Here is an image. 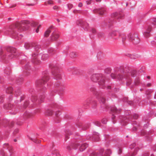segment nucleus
Wrapping results in <instances>:
<instances>
[{
	"label": "nucleus",
	"mask_w": 156,
	"mask_h": 156,
	"mask_svg": "<svg viewBox=\"0 0 156 156\" xmlns=\"http://www.w3.org/2000/svg\"><path fill=\"white\" fill-rule=\"evenodd\" d=\"M16 6V5H12V6H11L10 7V8H13L14 7H15Z\"/></svg>",
	"instance_id": "obj_56"
},
{
	"label": "nucleus",
	"mask_w": 156,
	"mask_h": 156,
	"mask_svg": "<svg viewBox=\"0 0 156 156\" xmlns=\"http://www.w3.org/2000/svg\"><path fill=\"white\" fill-rule=\"evenodd\" d=\"M136 75V71L133 70L130 72H125L121 74H115L112 73L111 74V77L113 79H117L119 80H122L125 78L127 80L126 85L129 86L132 83V80L131 79V77H134Z\"/></svg>",
	"instance_id": "obj_1"
},
{
	"label": "nucleus",
	"mask_w": 156,
	"mask_h": 156,
	"mask_svg": "<svg viewBox=\"0 0 156 156\" xmlns=\"http://www.w3.org/2000/svg\"><path fill=\"white\" fill-rule=\"evenodd\" d=\"M41 58L42 60H45L48 58V54H44L42 55Z\"/></svg>",
	"instance_id": "obj_19"
},
{
	"label": "nucleus",
	"mask_w": 156,
	"mask_h": 156,
	"mask_svg": "<svg viewBox=\"0 0 156 156\" xmlns=\"http://www.w3.org/2000/svg\"><path fill=\"white\" fill-rule=\"evenodd\" d=\"M135 146L136 144L135 143H133L130 145V148L131 149H133Z\"/></svg>",
	"instance_id": "obj_33"
},
{
	"label": "nucleus",
	"mask_w": 156,
	"mask_h": 156,
	"mask_svg": "<svg viewBox=\"0 0 156 156\" xmlns=\"http://www.w3.org/2000/svg\"><path fill=\"white\" fill-rule=\"evenodd\" d=\"M83 6V4L82 3L80 2L79 3L78 6L79 7H81Z\"/></svg>",
	"instance_id": "obj_49"
},
{
	"label": "nucleus",
	"mask_w": 156,
	"mask_h": 156,
	"mask_svg": "<svg viewBox=\"0 0 156 156\" xmlns=\"http://www.w3.org/2000/svg\"><path fill=\"white\" fill-rule=\"evenodd\" d=\"M92 2V0H90L89 1H87L86 2V4L87 5H90Z\"/></svg>",
	"instance_id": "obj_36"
},
{
	"label": "nucleus",
	"mask_w": 156,
	"mask_h": 156,
	"mask_svg": "<svg viewBox=\"0 0 156 156\" xmlns=\"http://www.w3.org/2000/svg\"><path fill=\"white\" fill-rule=\"evenodd\" d=\"M52 73L54 76L55 78L56 79L58 80L61 78V76L58 71H53Z\"/></svg>",
	"instance_id": "obj_14"
},
{
	"label": "nucleus",
	"mask_w": 156,
	"mask_h": 156,
	"mask_svg": "<svg viewBox=\"0 0 156 156\" xmlns=\"http://www.w3.org/2000/svg\"><path fill=\"white\" fill-rule=\"evenodd\" d=\"M34 142L37 143H39L41 142V141L40 140L37 139H34L33 140L31 139Z\"/></svg>",
	"instance_id": "obj_32"
},
{
	"label": "nucleus",
	"mask_w": 156,
	"mask_h": 156,
	"mask_svg": "<svg viewBox=\"0 0 156 156\" xmlns=\"http://www.w3.org/2000/svg\"><path fill=\"white\" fill-rule=\"evenodd\" d=\"M93 140L95 141H98L99 140V137L98 135L97 134L96 135H94L93 137Z\"/></svg>",
	"instance_id": "obj_21"
},
{
	"label": "nucleus",
	"mask_w": 156,
	"mask_h": 156,
	"mask_svg": "<svg viewBox=\"0 0 156 156\" xmlns=\"http://www.w3.org/2000/svg\"><path fill=\"white\" fill-rule=\"evenodd\" d=\"M112 17H116L117 19H118L119 16L118 13L117 12H114L112 14Z\"/></svg>",
	"instance_id": "obj_26"
},
{
	"label": "nucleus",
	"mask_w": 156,
	"mask_h": 156,
	"mask_svg": "<svg viewBox=\"0 0 156 156\" xmlns=\"http://www.w3.org/2000/svg\"><path fill=\"white\" fill-rule=\"evenodd\" d=\"M51 37V40L56 41L59 37V34L57 31L55 30L53 32Z\"/></svg>",
	"instance_id": "obj_8"
},
{
	"label": "nucleus",
	"mask_w": 156,
	"mask_h": 156,
	"mask_svg": "<svg viewBox=\"0 0 156 156\" xmlns=\"http://www.w3.org/2000/svg\"><path fill=\"white\" fill-rule=\"evenodd\" d=\"M49 79L48 75L47 74L44 75L41 80H38L36 83L39 86L42 85L43 83L44 84Z\"/></svg>",
	"instance_id": "obj_6"
},
{
	"label": "nucleus",
	"mask_w": 156,
	"mask_h": 156,
	"mask_svg": "<svg viewBox=\"0 0 156 156\" xmlns=\"http://www.w3.org/2000/svg\"><path fill=\"white\" fill-rule=\"evenodd\" d=\"M15 26L17 28H19L21 27H23V26L22 25H21L20 23H18L16 24Z\"/></svg>",
	"instance_id": "obj_28"
},
{
	"label": "nucleus",
	"mask_w": 156,
	"mask_h": 156,
	"mask_svg": "<svg viewBox=\"0 0 156 156\" xmlns=\"http://www.w3.org/2000/svg\"><path fill=\"white\" fill-rule=\"evenodd\" d=\"M133 118L134 119H136L138 118V115L136 114H134L133 115Z\"/></svg>",
	"instance_id": "obj_46"
},
{
	"label": "nucleus",
	"mask_w": 156,
	"mask_h": 156,
	"mask_svg": "<svg viewBox=\"0 0 156 156\" xmlns=\"http://www.w3.org/2000/svg\"><path fill=\"white\" fill-rule=\"evenodd\" d=\"M136 128L135 127H134L133 129V130H136Z\"/></svg>",
	"instance_id": "obj_60"
},
{
	"label": "nucleus",
	"mask_w": 156,
	"mask_h": 156,
	"mask_svg": "<svg viewBox=\"0 0 156 156\" xmlns=\"http://www.w3.org/2000/svg\"><path fill=\"white\" fill-rule=\"evenodd\" d=\"M111 110L112 111L115 112L117 111L116 108L115 107H113V108H112L111 109Z\"/></svg>",
	"instance_id": "obj_42"
},
{
	"label": "nucleus",
	"mask_w": 156,
	"mask_h": 156,
	"mask_svg": "<svg viewBox=\"0 0 156 156\" xmlns=\"http://www.w3.org/2000/svg\"><path fill=\"white\" fill-rule=\"evenodd\" d=\"M151 26H148L146 30L144 33V36L146 37H148L150 35V32L151 30Z\"/></svg>",
	"instance_id": "obj_13"
},
{
	"label": "nucleus",
	"mask_w": 156,
	"mask_h": 156,
	"mask_svg": "<svg viewBox=\"0 0 156 156\" xmlns=\"http://www.w3.org/2000/svg\"><path fill=\"white\" fill-rule=\"evenodd\" d=\"M53 114V112L52 110H47L46 112V115H48L50 116L52 115Z\"/></svg>",
	"instance_id": "obj_23"
},
{
	"label": "nucleus",
	"mask_w": 156,
	"mask_h": 156,
	"mask_svg": "<svg viewBox=\"0 0 156 156\" xmlns=\"http://www.w3.org/2000/svg\"><path fill=\"white\" fill-rule=\"evenodd\" d=\"M38 24V23L36 22H33L32 23V25L34 27H36Z\"/></svg>",
	"instance_id": "obj_41"
},
{
	"label": "nucleus",
	"mask_w": 156,
	"mask_h": 156,
	"mask_svg": "<svg viewBox=\"0 0 156 156\" xmlns=\"http://www.w3.org/2000/svg\"><path fill=\"white\" fill-rule=\"evenodd\" d=\"M139 149L138 147H136L135 149V151L132 154V156H133L136 155L137 151Z\"/></svg>",
	"instance_id": "obj_29"
},
{
	"label": "nucleus",
	"mask_w": 156,
	"mask_h": 156,
	"mask_svg": "<svg viewBox=\"0 0 156 156\" xmlns=\"http://www.w3.org/2000/svg\"><path fill=\"white\" fill-rule=\"evenodd\" d=\"M77 23L78 25L81 26L85 30L87 31L89 29V24L85 22H83L81 20H79L77 21Z\"/></svg>",
	"instance_id": "obj_5"
},
{
	"label": "nucleus",
	"mask_w": 156,
	"mask_h": 156,
	"mask_svg": "<svg viewBox=\"0 0 156 156\" xmlns=\"http://www.w3.org/2000/svg\"><path fill=\"white\" fill-rule=\"evenodd\" d=\"M108 36L109 38L115 41L118 40L121 38L123 42L124 41L126 38V36L124 34L116 31L110 32Z\"/></svg>",
	"instance_id": "obj_2"
},
{
	"label": "nucleus",
	"mask_w": 156,
	"mask_h": 156,
	"mask_svg": "<svg viewBox=\"0 0 156 156\" xmlns=\"http://www.w3.org/2000/svg\"><path fill=\"white\" fill-rule=\"evenodd\" d=\"M70 56L72 58H74L76 57V55L75 53L73 52H72L70 53Z\"/></svg>",
	"instance_id": "obj_34"
},
{
	"label": "nucleus",
	"mask_w": 156,
	"mask_h": 156,
	"mask_svg": "<svg viewBox=\"0 0 156 156\" xmlns=\"http://www.w3.org/2000/svg\"><path fill=\"white\" fill-rule=\"evenodd\" d=\"M140 83V81L138 78H136L134 80V84L135 86L138 85Z\"/></svg>",
	"instance_id": "obj_22"
},
{
	"label": "nucleus",
	"mask_w": 156,
	"mask_h": 156,
	"mask_svg": "<svg viewBox=\"0 0 156 156\" xmlns=\"http://www.w3.org/2000/svg\"><path fill=\"white\" fill-rule=\"evenodd\" d=\"M35 44L34 43H27L25 44L24 46L26 49H27L30 48L31 47L35 46Z\"/></svg>",
	"instance_id": "obj_16"
},
{
	"label": "nucleus",
	"mask_w": 156,
	"mask_h": 156,
	"mask_svg": "<svg viewBox=\"0 0 156 156\" xmlns=\"http://www.w3.org/2000/svg\"><path fill=\"white\" fill-rule=\"evenodd\" d=\"M12 92V88L11 87H9L7 88L6 92L8 93H11Z\"/></svg>",
	"instance_id": "obj_25"
},
{
	"label": "nucleus",
	"mask_w": 156,
	"mask_h": 156,
	"mask_svg": "<svg viewBox=\"0 0 156 156\" xmlns=\"http://www.w3.org/2000/svg\"><path fill=\"white\" fill-rule=\"evenodd\" d=\"M41 27V25H39L37 27H39V28Z\"/></svg>",
	"instance_id": "obj_63"
},
{
	"label": "nucleus",
	"mask_w": 156,
	"mask_h": 156,
	"mask_svg": "<svg viewBox=\"0 0 156 156\" xmlns=\"http://www.w3.org/2000/svg\"><path fill=\"white\" fill-rule=\"evenodd\" d=\"M97 123L98 126H100V123L99 122H97Z\"/></svg>",
	"instance_id": "obj_58"
},
{
	"label": "nucleus",
	"mask_w": 156,
	"mask_h": 156,
	"mask_svg": "<svg viewBox=\"0 0 156 156\" xmlns=\"http://www.w3.org/2000/svg\"><path fill=\"white\" fill-rule=\"evenodd\" d=\"M112 151L110 149H108L106 150L104 153L103 154V155L104 156H109L111 155Z\"/></svg>",
	"instance_id": "obj_18"
},
{
	"label": "nucleus",
	"mask_w": 156,
	"mask_h": 156,
	"mask_svg": "<svg viewBox=\"0 0 156 156\" xmlns=\"http://www.w3.org/2000/svg\"><path fill=\"white\" fill-rule=\"evenodd\" d=\"M52 154V155L56 156L60 155L59 152L57 150H55L53 151Z\"/></svg>",
	"instance_id": "obj_20"
},
{
	"label": "nucleus",
	"mask_w": 156,
	"mask_h": 156,
	"mask_svg": "<svg viewBox=\"0 0 156 156\" xmlns=\"http://www.w3.org/2000/svg\"><path fill=\"white\" fill-rule=\"evenodd\" d=\"M106 11V10L103 8L95 9L93 10L94 13H98L101 15H104Z\"/></svg>",
	"instance_id": "obj_9"
},
{
	"label": "nucleus",
	"mask_w": 156,
	"mask_h": 156,
	"mask_svg": "<svg viewBox=\"0 0 156 156\" xmlns=\"http://www.w3.org/2000/svg\"><path fill=\"white\" fill-rule=\"evenodd\" d=\"M4 51L2 50H1L0 51V55H3V56H4Z\"/></svg>",
	"instance_id": "obj_44"
},
{
	"label": "nucleus",
	"mask_w": 156,
	"mask_h": 156,
	"mask_svg": "<svg viewBox=\"0 0 156 156\" xmlns=\"http://www.w3.org/2000/svg\"><path fill=\"white\" fill-rule=\"evenodd\" d=\"M39 31V27H38L36 29V32L37 33Z\"/></svg>",
	"instance_id": "obj_54"
},
{
	"label": "nucleus",
	"mask_w": 156,
	"mask_h": 156,
	"mask_svg": "<svg viewBox=\"0 0 156 156\" xmlns=\"http://www.w3.org/2000/svg\"><path fill=\"white\" fill-rule=\"evenodd\" d=\"M5 155V153L3 150H1L0 151V155L4 156Z\"/></svg>",
	"instance_id": "obj_31"
},
{
	"label": "nucleus",
	"mask_w": 156,
	"mask_h": 156,
	"mask_svg": "<svg viewBox=\"0 0 156 156\" xmlns=\"http://www.w3.org/2000/svg\"><path fill=\"white\" fill-rule=\"evenodd\" d=\"M103 150L101 149L100 151L97 152L94 151L91 154V156H97L103 155Z\"/></svg>",
	"instance_id": "obj_12"
},
{
	"label": "nucleus",
	"mask_w": 156,
	"mask_h": 156,
	"mask_svg": "<svg viewBox=\"0 0 156 156\" xmlns=\"http://www.w3.org/2000/svg\"><path fill=\"white\" fill-rule=\"evenodd\" d=\"M101 101L103 103H104L105 101V98L103 97H102L101 98Z\"/></svg>",
	"instance_id": "obj_39"
},
{
	"label": "nucleus",
	"mask_w": 156,
	"mask_h": 156,
	"mask_svg": "<svg viewBox=\"0 0 156 156\" xmlns=\"http://www.w3.org/2000/svg\"><path fill=\"white\" fill-rule=\"evenodd\" d=\"M96 1L97 2H100L101 0H96Z\"/></svg>",
	"instance_id": "obj_59"
},
{
	"label": "nucleus",
	"mask_w": 156,
	"mask_h": 156,
	"mask_svg": "<svg viewBox=\"0 0 156 156\" xmlns=\"http://www.w3.org/2000/svg\"><path fill=\"white\" fill-rule=\"evenodd\" d=\"M150 85H151V84L150 83H148V84H147V86H150Z\"/></svg>",
	"instance_id": "obj_62"
},
{
	"label": "nucleus",
	"mask_w": 156,
	"mask_h": 156,
	"mask_svg": "<svg viewBox=\"0 0 156 156\" xmlns=\"http://www.w3.org/2000/svg\"><path fill=\"white\" fill-rule=\"evenodd\" d=\"M78 11L77 10H73V12L74 13H76L77 12H78Z\"/></svg>",
	"instance_id": "obj_53"
},
{
	"label": "nucleus",
	"mask_w": 156,
	"mask_h": 156,
	"mask_svg": "<svg viewBox=\"0 0 156 156\" xmlns=\"http://www.w3.org/2000/svg\"><path fill=\"white\" fill-rule=\"evenodd\" d=\"M7 32H8L7 31H6L5 32V34H7Z\"/></svg>",
	"instance_id": "obj_64"
},
{
	"label": "nucleus",
	"mask_w": 156,
	"mask_h": 156,
	"mask_svg": "<svg viewBox=\"0 0 156 156\" xmlns=\"http://www.w3.org/2000/svg\"><path fill=\"white\" fill-rule=\"evenodd\" d=\"M35 0L36 1V3H32V4H28L27 5H28V6H30V5H31V6H34L35 5L37 4V2L38 0Z\"/></svg>",
	"instance_id": "obj_37"
},
{
	"label": "nucleus",
	"mask_w": 156,
	"mask_h": 156,
	"mask_svg": "<svg viewBox=\"0 0 156 156\" xmlns=\"http://www.w3.org/2000/svg\"><path fill=\"white\" fill-rule=\"evenodd\" d=\"M151 22L152 23L155 25H156V19L154 18L153 19L152 21Z\"/></svg>",
	"instance_id": "obj_35"
},
{
	"label": "nucleus",
	"mask_w": 156,
	"mask_h": 156,
	"mask_svg": "<svg viewBox=\"0 0 156 156\" xmlns=\"http://www.w3.org/2000/svg\"><path fill=\"white\" fill-rule=\"evenodd\" d=\"M107 120L106 119H103L102 120V122L104 124H105L107 122Z\"/></svg>",
	"instance_id": "obj_40"
},
{
	"label": "nucleus",
	"mask_w": 156,
	"mask_h": 156,
	"mask_svg": "<svg viewBox=\"0 0 156 156\" xmlns=\"http://www.w3.org/2000/svg\"><path fill=\"white\" fill-rule=\"evenodd\" d=\"M45 5H47L48 4L53 5L54 4L53 2L51 0H49L47 2H45L44 3Z\"/></svg>",
	"instance_id": "obj_24"
},
{
	"label": "nucleus",
	"mask_w": 156,
	"mask_h": 156,
	"mask_svg": "<svg viewBox=\"0 0 156 156\" xmlns=\"http://www.w3.org/2000/svg\"><path fill=\"white\" fill-rule=\"evenodd\" d=\"M98 35L99 37L101 36L102 35L101 33H98Z\"/></svg>",
	"instance_id": "obj_51"
},
{
	"label": "nucleus",
	"mask_w": 156,
	"mask_h": 156,
	"mask_svg": "<svg viewBox=\"0 0 156 156\" xmlns=\"http://www.w3.org/2000/svg\"><path fill=\"white\" fill-rule=\"evenodd\" d=\"M22 37V36L21 35H19L18 37V39H19V38H20V39H21V37Z\"/></svg>",
	"instance_id": "obj_52"
},
{
	"label": "nucleus",
	"mask_w": 156,
	"mask_h": 156,
	"mask_svg": "<svg viewBox=\"0 0 156 156\" xmlns=\"http://www.w3.org/2000/svg\"><path fill=\"white\" fill-rule=\"evenodd\" d=\"M108 89H110L111 88V87L110 86H108Z\"/></svg>",
	"instance_id": "obj_61"
},
{
	"label": "nucleus",
	"mask_w": 156,
	"mask_h": 156,
	"mask_svg": "<svg viewBox=\"0 0 156 156\" xmlns=\"http://www.w3.org/2000/svg\"><path fill=\"white\" fill-rule=\"evenodd\" d=\"M18 131H19V130H18V129H16L14 130V133H13L14 134H16L17 133H18Z\"/></svg>",
	"instance_id": "obj_48"
},
{
	"label": "nucleus",
	"mask_w": 156,
	"mask_h": 156,
	"mask_svg": "<svg viewBox=\"0 0 156 156\" xmlns=\"http://www.w3.org/2000/svg\"><path fill=\"white\" fill-rule=\"evenodd\" d=\"M60 113V112H59V111H57V112H56V113H55V115L57 116V117H58L59 114V113Z\"/></svg>",
	"instance_id": "obj_47"
},
{
	"label": "nucleus",
	"mask_w": 156,
	"mask_h": 156,
	"mask_svg": "<svg viewBox=\"0 0 156 156\" xmlns=\"http://www.w3.org/2000/svg\"><path fill=\"white\" fill-rule=\"evenodd\" d=\"M115 116L114 115H112V119H113L115 118Z\"/></svg>",
	"instance_id": "obj_57"
},
{
	"label": "nucleus",
	"mask_w": 156,
	"mask_h": 156,
	"mask_svg": "<svg viewBox=\"0 0 156 156\" xmlns=\"http://www.w3.org/2000/svg\"><path fill=\"white\" fill-rule=\"evenodd\" d=\"M32 62L35 64H40L41 61L38 60L37 58V54L34 53L32 55Z\"/></svg>",
	"instance_id": "obj_10"
},
{
	"label": "nucleus",
	"mask_w": 156,
	"mask_h": 156,
	"mask_svg": "<svg viewBox=\"0 0 156 156\" xmlns=\"http://www.w3.org/2000/svg\"><path fill=\"white\" fill-rule=\"evenodd\" d=\"M88 147V145L86 143L82 144L80 146V151H83Z\"/></svg>",
	"instance_id": "obj_17"
},
{
	"label": "nucleus",
	"mask_w": 156,
	"mask_h": 156,
	"mask_svg": "<svg viewBox=\"0 0 156 156\" xmlns=\"http://www.w3.org/2000/svg\"><path fill=\"white\" fill-rule=\"evenodd\" d=\"M128 37L129 41L134 44H138L140 42V39L135 33H129L128 35Z\"/></svg>",
	"instance_id": "obj_4"
},
{
	"label": "nucleus",
	"mask_w": 156,
	"mask_h": 156,
	"mask_svg": "<svg viewBox=\"0 0 156 156\" xmlns=\"http://www.w3.org/2000/svg\"><path fill=\"white\" fill-rule=\"evenodd\" d=\"M52 30V27H49L44 32V36L45 37H48L49 36Z\"/></svg>",
	"instance_id": "obj_15"
},
{
	"label": "nucleus",
	"mask_w": 156,
	"mask_h": 156,
	"mask_svg": "<svg viewBox=\"0 0 156 156\" xmlns=\"http://www.w3.org/2000/svg\"><path fill=\"white\" fill-rule=\"evenodd\" d=\"M7 51L9 52L8 55V57L9 58H12L15 57V55L13 54L16 51V49L15 48L12 47H9L7 48Z\"/></svg>",
	"instance_id": "obj_7"
},
{
	"label": "nucleus",
	"mask_w": 156,
	"mask_h": 156,
	"mask_svg": "<svg viewBox=\"0 0 156 156\" xmlns=\"http://www.w3.org/2000/svg\"><path fill=\"white\" fill-rule=\"evenodd\" d=\"M60 7L57 5H55L53 7V9L55 10H58L60 9Z\"/></svg>",
	"instance_id": "obj_30"
},
{
	"label": "nucleus",
	"mask_w": 156,
	"mask_h": 156,
	"mask_svg": "<svg viewBox=\"0 0 156 156\" xmlns=\"http://www.w3.org/2000/svg\"><path fill=\"white\" fill-rule=\"evenodd\" d=\"M55 86L60 91H63L65 90V87L64 85L59 82L56 83L55 84Z\"/></svg>",
	"instance_id": "obj_11"
},
{
	"label": "nucleus",
	"mask_w": 156,
	"mask_h": 156,
	"mask_svg": "<svg viewBox=\"0 0 156 156\" xmlns=\"http://www.w3.org/2000/svg\"><path fill=\"white\" fill-rule=\"evenodd\" d=\"M128 56L129 57L132 59H135L136 58V56L133 54H128Z\"/></svg>",
	"instance_id": "obj_27"
},
{
	"label": "nucleus",
	"mask_w": 156,
	"mask_h": 156,
	"mask_svg": "<svg viewBox=\"0 0 156 156\" xmlns=\"http://www.w3.org/2000/svg\"><path fill=\"white\" fill-rule=\"evenodd\" d=\"M8 144H4V147H6V146H7L8 145Z\"/></svg>",
	"instance_id": "obj_55"
},
{
	"label": "nucleus",
	"mask_w": 156,
	"mask_h": 156,
	"mask_svg": "<svg viewBox=\"0 0 156 156\" xmlns=\"http://www.w3.org/2000/svg\"><path fill=\"white\" fill-rule=\"evenodd\" d=\"M68 7L70 9H71L73 7V5L71 4H68Z\"/></svg>",
	"instance_id": "obj_38"
},
{
	"label": "nucleus",
	"mask_w": 156,
	"mask_h": 156,
	"mask_svg": "<svg viewBox=\"0 0 156 156\" xmlns=\"http://www.w3.org/2000/svg\"><path fill=\"white\" fill-rule=\"evenodd\" d=\"M13 124V122H11L9 124V126L10 127H11Z\"/></svg>",
	"instance_id": "obj_50"
},
{
	"label": "nucleus",
	"mask_w": 156,
	"mask_h": 156,
	"mask_svg": "<svg viewBox=\"0 0 156 156\" xmlns=\"http://www.w3.org/2000/svg\"><path fill=\"white\" fill-rule=\"evenodd\" d=\"M94 94L95 95H97V94H99V93H98V92L96 90H94Z\"/></svg>",
	"instance_id": "obj_45"
},
{
	"label": "nucleus",
	"mask_w": 156,
	"mask_h": 156,
	"mask_svg": "<svg viewBox=\"0 0 156 156\" xmlns=\"http://www.w3.org/2000/svg\"><path fill=\"white\" fill-rule=\"evenodd\" d=\"M91 80L94 82H97L98 81V83L102 88H105V83L104 82L105 78L101 74H93L91 77Z\"/></svg>",
	"instance_id": "obj_3"
},
{
	"label": "nucleus",
	"mask_w": 156,
	"mask_h": 156,
	"mask_svg": "<svg viewBox=\"0 0 156 156\" xmlns=\"http://www.w3.org/2000/svg\"><path fill=\"white\" fill-rule=\"evenodd\" d=\"M91 31H92V33H93V34H95V33H96V32H97L96 30L94 28H92V29Z\"/></svg>",
	"instance_id": "obj_43"
}]
</instances>
